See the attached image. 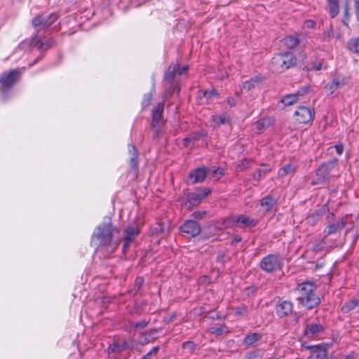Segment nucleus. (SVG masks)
<instances>
[{
  "instance_id": "1",
  "label": "nucleus",
  "mask_w": 359,
  "mask_h": 359,
  "mask_svg": "<svg viewBox=\"0 0 359 359\" xmlns=\"http://www.w3.org/2000/svg\"><path fill=\"white\" fill-rule=\"evenodd\" d=\"M119 230L112 225L110 218L99 224L91 236V244L97 246L98 251L109 257L118 248L121 239L116 234Z\"/></svg>"
},
{
  "instance_id": "2",
  "label": "nucleus",
  "mask_w": 359,
  "mask_h": 359,
  "mask_svg": "<svg viewBox=\"0 0 359 359\" xmlns=\"http://www.w3.org/2000/svg\"><path fill=\"white\" fill-rule=\"evenodd\" d=\"M316 285L313 282L306 281L297 285L294 290L297 301L303 307L311 310L320 304V299L316 293Z\"/></svg>"
},
{
  "instance_id": "3",
  "label": "nucleus",
  "mask_w": 359,
  "mask_h": 359,
  "mask_svg": "<svg viewBox=\"0 0 359 359\" xmlns=\"http://www.w3.org/2000/svg\"><path fill=\"white\" fill-rule=\"evenodd\" d=\"M339 176L338 161L332 159L322 163L315 171V176L311 182V184L323 185L330 179Z\"/></svg>"
},
{
  "instance_id": "4",
  "label": "nucleus",
  "mask_w": 359,
  "mask_h": 359,
  "mask_svg": "<svg viewBox=\"0 0 359 359\" xmlns=\"http://www.w3.org/2000/svg\"><path fill=\"white\" fill-rule=\"evenodd\" d=\"M21 78V72L18 69L4 72L0 75V91L4 100H7L8 95Z\"/></svg>"
},
{
  "instance_id": "5",
  "label": "nucleus",
  "mask_w": 359,
  "mask_h": 359,
  "mask_svg": "<svg viewBox=\"0 0 359 359\" xmlns=\"http://www.w3.org/2000/svg\"><path fill=\"white\" fill-rule=\"evenodd\" d=\"M297 63L295 56L292 53H280L272 58L271 67L276 72H283L294 67Z\"/></svg>"
},
{
  "instance_id": "6",
  "label": "nucleus",
  "mask_w": 359,
  "mask_h": 359,
  "mask_svg": "<svg viewBox=\"0 0 359 359\" xmlns=\"http://www.w3.org/2000/svg\"><path fill=\"white\" fill-rule=\"evenodd\" d=\"M282 259L278 255L271 254L262 259L259 266L267 273H274L282 268Z\"/></svg>"
},
{
  "instance_id": "7",
  "label": "nucleus",
  "mask_w": 359,
  "mask_h": 359,
  "mask_svg": "<svg viewBox=\"0 0 359 359\" xmlns=\"http://www.w3.org/2000/svg\"><path fill=\"white\" fill-rule=\"evenodd\" d=\"M212 190L207 187L198 189L195 192L188 193L187 201L184 203V207L191 210L198 205L202 200L211 193Z\"/></svg>"
},
{
  "instance_id": "8",
  "label": "nucleus",
  "mask_w": 359,
  "mask_h": 359,
  "mask_svg": "<svg viewBox=\"0 0 359 359\" xmlns=\"http://www.w3.org/2000/svg\"><path fill=\"white\" fill-rule=\"evenodd\" d=\"M58 18V15L55 13L49 15L42 14L37 15L32 19V25L38 29L49 28Z\"/></svg>"
},
{
  "instance_id": "9",
  "label": "nucleus",
  "mask_w": 359,
  "mask_h": 359,
  "mask_svg": "<svg viewBox=\"0 0 359 359\" xmlns=\"http://www.w3.org/2000/svg\"><path fill=\"white\" fill-rule=\"evenodd\" d=\"M230 223L232 226H236L240 228H252L257 224L258 220L252 219L244 215H238L232 217L230 219Z\"/></svg>"
},
{
  "instance_id": "10",
  "label": "nucleus",
  "mask_w": 359,
  "mask_h": 359,
  "mask_svg": "<svg viewBox=\"0 0 359 359\" xmlns=\"http://www.w3.org/2000/svg\"><path fill=\"white\" fill-rule=\"evenodd\" d=\"M208 177L205 167L191 170L187 177V182L190 184L201 183Z\"/></svg>"
},
{
  "instance_id": "11",
  "label": "nucleus",
  "mask_w": 359,
  "mask_h": 359,
  "mask_svg": "<svg viewBox=\"0 0 359 359\" xmlns=\"http://www.w3.org/2000/svg\"><path fill=\"white\" fill-rule=\"evenodd\" d=\"M139 230L134 226H128L123 231V236L121 239L123 241V251L126 252L130 243L135 239L139 234Z\"/></svg>"
},
{
  "instance_id": "12",
  "label": "nucleus",
  "mask_w": 359,
  "mask_h": 359,
  "mask_svg": "<svg viewBox=\"0 0 359 359\" xmlns=\"http://www.w3.org/2000/svg\"><path fill=\"white\" fill-rule=\"evenodd\" d=\"M180 231L189 235L191 237L194 238L198 236L201 232V225L193 219L186 221L180 227Z\"/></svg>"
},
{
  "instance_id": "13",
  "label": "nucleus",
  "mask_w": 359,
  "mask_h": 359,
  "mask_svg": "<svg viewBox=\"0 0 359 359\" xmlns=\"http://www.w3.org/2000/svg\"><path fill=\"white\" fill-rule=\"evenodd\" d=\"M328 344H322L315 346H306V349L311 350V354L307 359H325L327 355Z\"/></svg>"
},
{
  "instance_id": "14",
  "label": "nucleus",
  "mask_w": 359,
  "mask_h": 359,
  "mask_svg": "<svg viewBox=\"0 0 359 359\" xmlns=\"http://www.w3.org/2000/svg\"><path fill=\"white\" fill-rule=\"evenodd\" d=\"M295 120L299 123H309L313 118L311 109L305 106H299L294 114Z\"/></svg>"
},
{
  "instance_id": "15",
  "label": "nucleus",
  "mask_w": 359,
  "mask_h": 359,
  "mask_svg": "<svg viewBox=\"0 0 359 359\" xmlns=\"http://www.w3.org/2000/svg\"><path fill=\"white\" fill-rule=\"evenodd\" d=\"M164 109V104L159 102L155 107L152 111L151 126L154 128H159L164 124L163 113Z\"/></svg>"
},
{
  "instance_id": "16",
  "label": "nucleus",
  "mask_w": 359,
  "mask_h": 359,
  "mask_svg": "<svg viewBox=\"0 0 359 359\" xmlns=\"http://www.w3.org/2000/svg\"><path fill=\"white\" fill-rule=\"evenodd\" d=\"M293 304L290 301H283L276 307V313L279 318H285L292 313Z\"/></svg>"
},
{
  "instance_id": "17",
  "label": "nucleus",
  "mask_w": 359,
  "mask_h": 359,
  "mask_svg": "<svg viewBox=\"0 0 359 359\" xmlns=\"http://www.w3.org/2000/svg\"><path fill=\"white\" fill-rule=\"evenodd\" d=\"M33 43L34 46L39 50H48L56 46V42L53 38L41 39L36 36L33 39Z\"/></svg>"
},
{
  "instance_id": "18",
  "label": "nucleus",
  "mask_w": 359,
  "mask_h": 359,
  "mask_svg": "<svg viewBox=\"0 0 359 359\" xmlns=\"http://www.w3.org/2000/svg\"><path fill=\"white\" fill-rule=\"evenodd\" d=\"M324 331V327L320 323H310L306 325L304 334L307 337H312Z\"/></svg>"
},
{
  "instance_id": "19",
  "label": "nucleus",
  "mask_w": 359,
  "mask_h": 359,
  "mask_svg": "<svg viewBox=\"0 0 359 359\" xmlns=\"http://www.w3.org/2000/svg\"><path fill=\"white\" fill-rule=\"evenodd\" d=\"M212 126L214 128H218L222 125H224L230 123V116L226 114H220L212 115L211 116Z\"/></svg>"
},
{
  "instance_id": "20",
  "label": "nucleus",
  "mask_w": 359,
  "mask_h": 359,
  "mask_svg": "<svg viewBox=\"0 0 359 359\" xmlns=\"http://www.w3.org/2000/svg\"><path fill=\"white\" fill-rule=\"evenodd\" d=\"M273 123V119L271 117H266L258 120L255 123L256 132L262 133L264 130L271 126Z\"/></svg>"
},
{
  "instance_id": "21",
  "label": "nucleus",
  "mask_w": 359,
  "mask_h": 359,
  "mask_svg": "<svg viewBox=\"0 0 359 359\" xmlns=\"http://www.w3.org/2000/svg\"><path fill=\"white\" fill-rule=\"evenodd\" d=\"M346 224V221L344 219L337 220L335 223L330 224L327 227L325 232L327 233V235L336 233L337 232L340 231L345 226Z\"/></svg>"
},
{
  "instance_id": "22",
  "label": "nucleus",
  "mask_w": 359,
  "mask_h": 359,
  "mask_svg": "<svg viewBox=\"0 0 359 359\" xmlns=\"http://www.w3.org/2000/svg\"><path fill=\"white\" fill-rule=\"evenodd\" d=\"M180 70V65H175L168 68L164 75V79L168 81L170 84L173 83L175 76L178 74Z\"/></svg>"
},
{
  "instance_id": "23",
  "label": "nucleus",
  "mask_w": 359,
  "mask_h": 359,
  "mask_svg": "<svg viewBox=\"0 0 359 359\" xmlns=\"http://www.w3.org/2000/svg\"><path fill=\"white\" fill-rule=\"evenodd\" d=\"M262 335L259 333L253 332L245 336L243 339V344L245 346H254L257 342L261 339Z\"/></svg>"
},
{
  "instance_id": "24",
  "label": "nucleus",
  "mask_w": 359,
  "mask_h": 359,
  "mask_svg": "<svg viewBox=\"0 0 359 359\" xmlns=\"http://www.w3.org/2000/svg\"><path fill=\"white\" fill-rule=\"evenodd\" d=\"M276 200L271 195L262 198L260 201V205L264 209L265 211H270L275 205Z\"/></svg>"
},
{
  "instance_id": "25",
  "label": "nucleus",
  "mask_w": 359,
  "mask_h": 359,
  "mask_svg": "<svg viewBox=\"0 0 359 359\" xmlns=\"http://www.w3.org/2000/svg\"><path fill=\"white\" fill-rule=\"evenodd\" d=\"M327 10L332 18H335L339 12V0H327Z\"/></svg>"
},
{
  "instance_id": "26",
  "label": "nucleus",
  "mask_w": 359,
  "mask_h": 359,
  "mask_svg": "<svg viewBox=\"0 0 359 359\" xmlns=\"http://www.w3.org/2000/svg\"><path fill=\"white\" fill-rule=\"evenodd\" d=\"M283 41L284 44L288 48H290V49L295 48L300 43V41L298 39V37L296 36H293V35H289V36H285L283 39Z\"/></svg>"
},
{
  "instance_id": "27",
  "label": "nucleus",
  "mask_w": 359,
  "mask_h": 359,
  "mask_svg": "<svg viewBox=\"0 0 359 359\" xmlns=\"http://www.w3.org/2000/svg\"><path fill=\"white\" fill-rule=\"evenodd\" d=\"M294 172H295V167L292 164L288 163L286 165H285L279 169L278 175L280 177H284L287 175H292Z\"/></svg>"
},
{
  "instance_id": "28",
  "label": "nucleus",
  "mask_w": 359,
  "mask_h": 359,
  "mask_svg": "<svg viewBox=\"0 0 359 359\" xmlns=\"http://www.w3.org/2000/svg\"><path fill=\"white\" fill-rule=\"evenodd\" d=\"M217 95V92L215 90H199L198 92V98L202 100L203 98L205 99L206 103L212 100V97Z\"/></svg>"
},
{
  "instance_id": "29",
  "label": "nucleus",
  "mask_w": 359,
  "mask_h": 359,
  "mask_svg": "<svg viewBox=\"0 0 359 359\" xmlns=\"http://www.w3.org/2000/svg\"><path fill=\"white\" fill-rule=\"evenodd\" d=\"M129 152L131 155L129 164L132 169H137L138 163H137V151L135 146L132 145L131 149L129 150Z\"/></svg>"
},
{
  "instance_id": "30",
  "label": "nucleus",
  "mask_w": 359,
  "mask_h": 359,
  "mask_svg": "<svg viewBox=\"0 0 359 359\" xmlns=\"http://www.w3.org/2000/svg\"><path fill=\"white\" fill-rule=\"evenodd\" d=\"M157 332L156 330H151L148 332L142 333L140 336V341L142 344H148L151 340L154 339L155 337L154 335Z\"/></svg>"
},
{
  "instance_id": "31",
  "label": "nucleus",
  "mask_w": 359,
  "mask_h": 359,
  "mask_svg": "<svg viewBox=\"0 0 359 359\" xmlns=\"http://www.w3.org/2000/svg\"><path fill=\"white\" fill-rule=\"evenodd\" d=\"M357 307H359V299H351L344 304L341 311L344 313H348Z\"/></svg>"
},
{
  "instance_id": "32",
  "label": "nucleus",
  "mask_w": 359,
  "mask_h": 359,
  "mask_svg": "<svg viewBox=\"0 0 359 359\" xmlns=\"http://www.w3.org/2000/svg\"><path fill=\"white\" fill-rule=\"evenodd\" d=\"M224 175V170L222 168L207 169V175L210 178L219 179Z\"/></svg>"
},
{
  "instance_id": "33",
  "label": "nucleus",
  "mask_w": 359,
  "mask_h": 359,
  "mask_svg": "<svg viewBox=\"0 0 359 359\" xmlns=\"http://www.w3.org/2000/svg\"><path fill=\"white\" fill-rule=\"evenodd\" d=\"M260 83V80L258 78L252 79L248 81H245L242 85V90L250 91L252 88L258 86Z\"/></svg>"
},
{
  "instance_id": "34",
  "label": "nucleus",
  "mask_w": 359,
  "mask_h": 359,
  "mask_svg": "<svg viewBox=\"0 0 359 359\" xmlns=\"http://www.w3.org/2000/svg\"><path fill=\"white\" fill-rule=\"evenodd\" d=\"M348 50L355 53H359V37L351 39L347 43Z\"/></svg>"
},
{
  "instance_id": "35",
  "label": "nucleus",
  "mask_w": 359,
  "mask_h": 359,
  "mask_svg": "<svg viewBox=\"0 0 359 359\" xmlns=\"http://www.w3.org/2000/svg\"><path fill=\"white\" fill-rule=\"evenodd\" d=\"M297 101L298 100L297 98V96L294 93L286 95L282 98V102L285 106H290L296 103Z\"/></svg>"
},
{
  "instance_id": "36",
  "label": "nucleus",
  "mask_w": 359,
  "mask_h": 359,
  "mask_svg": "<svg viewBox=\"0 0 359 359\" xmlns=\"http://www.w3.org/2000/svg\"><path fill=\"white\" fill-rule=\"evenodd\" d=\"M143 283V278L137 277L135 280L133 287L130 290L129 292L133 294H135L139 291Z\"/></svg>"
},
{
  "instance_id": "37",
  "label": "nucleus",
  "mask_w": 359,
  "mask_h": 359,
  "mask_svg": "<svg viewBox=\"0 0 359 359\" xmlns=\"http://www.w3.org/2000/svg\"><path fill=\"white\" fill-rule=\"evenodd\" d=\"M205 135V133L203 131H198L196 133H193L185 138V142L186 141H191V142L196 141L197 140H199L200 138H201L202 137H203Z\"/></svg>"
},
{
  "instance_id": "38",
  "label": "nucleus",
  "mask_w": 359,
  "mask_h": 359,
  "mask_svg": "<svg viewBox=\"0 0 359 359\" xmlns=\"http://www.w3.org/2000/svg\"><path fill=\"white\" fill-rule=\"evenodd\" d=\"M340 86V82L338 80H334L331 83L326 85L325 88L332 94Z\"/></svg>"
},
{
  "instance_id": "39",
  "label": "nucleus",
  "mask_w": 359,
  "mask_h": 359,
  "mask_svg": "<svg viewBox=\"0 0 359 359\" xmlns=\"http://www.w3.org/2000/svg\"><path fill=\"white\" fill-rule=\"evenodd\" d=\"M196 347H197L196 344L194 342L191 341H186L182 345V348L184 350H187L190 353H193L194 351H195L196 349Z\"/></svg>"
},
{
  "instance_id": "40",
  "label": "nucleus",
  "mask_w": 359,
  "mask_h": 359,
  "mask_svg": "<svg viewBox=\"0 0 359 359\" xmlns=\"http://www.w3.org/2000/svg\"><path fill=\"white\" fill-rule=\"evenodd\" d=\"M270 171V169H257L253 175V178L257 181H259L263 176H264L267 172Z\"/></svg>"
},
{
  "instance_id": "41",
  "label": "nucleus",
  "mask_w": 359,
  "mask_h": 359,
  "mask_svg": "<svg viewBox=\"0 0 359 359\" xmlns=\"http://www.w3.org/2000/svg\"><path fill=\"white\" fill-rule=\"evenodd\" d=\"M109 350L112 353H119L122 352L121 349L120 341H114L111 344L109 345Z\"/></svg>"
},
{
  "instance_id": "42",
  "label": "nucleus",
  "mask_w": 359,
  "mask_h": 359,
  "mask_svg": "<svg viewBox=\"0 0 359 359\" xmlns=\"http://www.w3.org/2000/svg\"><path fill=\"white\" fill-rule=\"evenodd\" d=\"M153 95L151 93H147L144 95L143 100H142V105L143 107H148L151 100H152Z\"/></svg>"
},
{
  "instance_id": "43",
  "label": "nucleus",
  "mask_w": 359,
  "mask_h": 359,
  "mask_svg": "<svg viewBox=\"0 0 359 359\" xmlns=\"http://www.w3.org/2000/svg\"><path fill=\"white\" fill-rule=\"evenodd\" d=\"M309 92V87L308 86H304L302 88H301L300 89H299L297 90V92L296 93H294L296 96H297V100H299V98L300 97H302L304 95H305L306 94H307Z\"/></svg>"
},
{
  "instance_id": "44",
  "label": "nucleus",
  "mask_w": 359,
  "mask_h": 359,
  "mask_svg": "<svg viewBox=\"0 0 359 359\" xmlns=\"http://www.w3.org/2000/svg\"><path fill=\"white\" fill-rule=\"evenodd\" d=\"M308 69L309 70H320L322 69V62H312L309 65Z\"/></svg>"
},
{
  "instance_id": "45",
  "label": "nucleus",
  "mask_w": 359,
  "mask_h": 359,
  "mask_svg": "<svg viewBox=\"0 0 359 359\" xmlns=\"http://www.w3.org/2000/svg\"><path fill=\"white\" fill-rule=\"evenodd\" d=\"M207 212L206 211H196L192 213L191 216L194 218V219H203L205 215H206Z\"/></svg>"
},
{
  "instance_id": "46",
  "label": "nucleus",
  "mask_w": 359,
  "mask_h": 359,
  "mask_svg": "<svg viewBox=\"0 0 359 359\" xmlns=\"http://www.w3.org/2000/svg\"><path fill=\"white\" fill-rule=\"evenodd\" d=\"M250 162L248 160L244 159L239 163L238 167L241 170H243L250 166Z\"/></svg>"
},
{
  "instance_id": "47",
  "label": "nucleus",
  "mask_w": 359,
  "mask_h": 359,
  "mask_svg": "<svg viewBox=\"0 0 359 359\" xmlns=\"http://www.w3.org/2000/svg\"><path fill=\"white\" fill-rule=\"evenodd\" d=\"M316 22L313 20H306L304 22V27L307 29H313L316 27Z\"/></svg>"
},
{
  "instance_id": "48",
  "label": "nucleus",
  "mask_w": 359,
  "mask_h": 359,
  "mask_svg": "<svg viewBox=\"0 0 359 359\" xmlns=\"http://www.w3.org/2000/svg\"><path fill=\"white\" fill-rule=\"evenodd\" d=\"M148 324V322L145 320H140L139 322L135 323L133 326L136 329H143Z\"/></svg>"
},
{
  "instance_id": "49",
  "label": "nucleus",
  "mask_w": 359,
  "mask_h": 359,
  "mask_svg": "<svg viewBox=\"0 0 359 359\" xmlns=\"http://www.w3.org/2000/svg\"><path fill=\"white\" fill-rule=\"evenodd\" d=\"M235 313L238 316L245 315L248 313V309L245 306L243 307H236L235 309Z\"/></svg>"
},
{
  "instance_id": "50",
  "label": "nucleus",
  "mask_w": 359,
  "mask_h": 359,
  "mask_svg": "<svg viewBox=\"0 0 359 359\" xmlns=\"http://www.w3.org/2000/svg\"><path fill=\"white\" fill-rule=\"evenodd\" d=\"M319 214L315 212L311 215L309 216L306 219L308 223H313L316 220L318 219Z\"/></svg>"
},
{
  "instance_id": "51",
  "label": "nucleus",
  "mask_w": 359,
  "mask_h": 359,
  "mask_svg": "<svg viewBox=\"0 0 359 359\" xmlns=\"http://www.w3.org/2000/svg\"><path fill=\"white\" fill-rule=\"evenodd\" d=\"M226 103L230 107H234L236 104V100L232 97H229L226 98Z\"/></svg>"
},
{
  "instance_id": "52",
  "label": "nucleus",
  "mask_w": 359,
  "mask_h": 359,
  "mask_svg": "<svg viewBox=\"0 0 359 359\" xmlns=\"http://www.w3.org/2000/svg\"><path fill=\"white\" fill-rule=\"evenodd\" d=\"M355 12L357 19L359 20V0H355Z\"/></svg>"
},
{
  "instance_id": "53",
  "label": "nucleus",
  "mask_w": 359,
  "mask_h": 359,
  "mask_svg": "<svg viewBox=\"0 0 359 359\" xmlns=\"http://www.w3.org/2000/svg\"><path fill=\"white\" fill-rule=\"evenodd\" d=\"M120 345L122 351L128 349L129 347L128 343L126 341H120Z\"/></svg>"
},
{
  "instance_id": "54",
  "label": "nucleus",
  "mask_w": 359,
  "mask_h": 359,
  "mask_svg": "<svg viewBox=\"0 0 359 359\" xmlns=\"http://www.w3.org/2000/svg\"><path fill=\"white\" fill-rule=\"evenodd\" d=\"M336 151L338 154H341L344 150L342 144H336L334 146Z\"/></svg>"
},
{
  "instance_id": "55",
  "label": "nucleus",
  "mask_w": 359,
  "mask_h": 359,
  "mask_svg": "<svg viewBox=\"0 0 359 359\" xmlns=\"http://www.w3.org/2000/svg\"><path fill=\"white\" fill-rule=\"evenodd\" d=\"M159 349V346H155L149 352H148V353L151 354V356H152L153 355L156 354Z\"/></svg>"
},
{
  "instance_id": "56",
  "label": "nucleus",
  "mask_w": 359,
  "mask_h": 359,
  "mask_svg": "<svg viewBox=\"0 0 359 359\" xmlns=\"http://www.w3.org/2000/svg\"><path fill=\"white\" fill-rule=\"evenodd\" d=\"M159 349V346H155L149 352H148V353L151 354V356H152L153 355L156 354Z\"/></svg>"
},
{
  "instance_id": "57",
  "label": "nucleus",
  "mask_w": 359,
  "mask_h": 359,
  "mask_svg": "<svg viewBox=\"0 0 359 359\" xmlns=\"http://www.w3.org/2000/svg\"><path fill=\"white\" fill-rule=\"evenodd\" d=\"M159 349V346H155L149 352H148V353L151 354V356H152L153 355L156 354Z\"/></svg>"
},
{
  "instance_id": "58",
  "label": "nucleus",
  "mask_w": 359,
  "mask_h": 359,
  "mask_svg": "<svg viewBox=\"0 0 359 359\" xmlns=\"http://www.w3.org/2000/svg\"><path fill=\"white\" fill-rule=\"evenodd\" d=\"M241 241V237L240 236H236L232 240V244H236Z\"/></svg>"
},
{
  "instance_id": "59",
  "label": "nucleus",
  "mask_w": 359,
  "mask_h": 359,
  "mask_svg": "<svg viewBox=\"0 0 359 359\" xmlns=\"http://www.w3.org/2000/svg\"><path fill=\"white\" fill-rule=\"evenodd\" d=\"M187 69H188V66L187 65L184 66L182 69L180 67V70H179V72L177 73H178V74L180 75L183 72H186Z\"/></svg>"
},
{
  "instance_id": "60",
  "label": "nucleus",
  "mask_w": 359,
  "mask_h": 359,
  "mask_svg": "<svg viewBox=\"0 0 359 359\" xmlns=\"http://www.w3.org/2000/svg\"><path fill=\"white\" fill-rule=\"evenodd\" d=\"M344 359H356L355 356L353 354L346 355Z\"/></svg>"
},
{
  "instance_id": "61",
  "label": "nucleus",
  "mask_w": 359,
  "mask_h": 359,
  "mask_svg": "<svg viewBox=\"0 0 359 359\" xmlns=\"http://www.w3.org/2000/svg\"><path fill=\"white\" fill-rule=\"evenodd\" d=\"M151 354H149L148 353L144 355L143 357H142L140 359H151Z\"/></svg>"
},
{
  "instance_id": "62",
  "label": "nucleus",
  "mask_w": 359,
  "mask_h": 359,
  "mask_svg": "<svg viewBox=\"0 0 359 359\" xmlns=\"http://www.w3.org/2000/svg\"><path fill=\"white\" fill-rule=\"evenodd\" d=\"M183 142H183L184 146V147H189V142H190L191 141H186V142H185V138H184V139L183 140Z\"/></svg>"
},
{
  "instance_id": "63",
  "label": "nucleus",
  "mask_w": 359,
  "mask_h": 359,
  "mask_svg": "<svg viewBox=\"0 0 359 359\" xmlns=\"http://www.w3.org/2000/svg\"><path fill=\"white\" fill-rule=\"evenodd\" d=\"M327 36L328 37H331V36L332 37V36H333V35H332V30H331V31H327Z\"/></svg>"
},
{
  "instance_id": "64",
  "label": "nucleus",
  "mask_w": 359,
  "mask_h": 359,
  "mask_svg": "<svg viewBox=\"0 0 359 359\" xmlns=\"http://www.w3.org/2000/svg\"><path fill=\"white\" fill-rule=\"evenodd\" d=\"M222 332V328H217V330L215 331V333H217V334H219Z\"/></svg>"
}]
</instances>
